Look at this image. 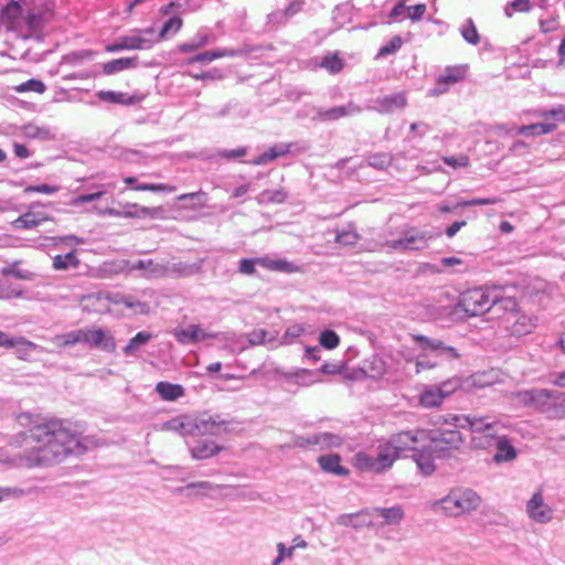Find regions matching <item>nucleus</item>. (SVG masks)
I'll list each match as a JSON object with an SVG mask.
<instances>
[{
  "label": "nucleus",
  "mask_w": 565,
  "mask_h": 565,
  "mask_svg": "<svg viewBox=\"0 0 565 565\" xmlns=\"http://www.w3.org/2000/svg\"><path fill=\"white\" fill-rule=\"evenodd\" d=\"M458 429L455 427V429L427 430L426 441L431 444V449L436 450L438 457H446L449 450L458 449L463 443V437Z\"/></svg>",
  "instance_id": "obj_12"
},
{
  "label": "nucleus",
  "mask_w": 565,
  "mask_h": 565,
  "mask_svg": "<svg viewBox=\"0 0 565 565\" xmlns=\"http://www.w3.org/2000/svg\"><path fill=\"white\" fill-rule=\"evenodd\" d=\"M500 323L504 330L515 337L525 335L534 328L533 319L520 311L511 313V316L501 317Z\"/></svg>",
  "instance_id": "obj_17"
},
{
  "label": "nucleus",
  "mask_w": 565,
  "mask_h": 565,
  "mask_svg": "<svg viewBox=\"0 0 565 565\" xmlns=\"http://www.w3.org/2000/svg\"><path fill=\"white\" fill-rule=\"evenodd\" d=\"M28 494V491L18 487H0V503L20 499Z\"/></svg>",
  "instance_id": "obj_55"
},
{
  "label": "nucleus",
  "mask_w": 565,
  "mask_h": 565,
  "mask_svg": "<svg viewBox=\"0 0 565 565\" xmlns=\"http://www.w3.org/2000/svg\"><path fill=\"white\" fill-rule=\"evenodd\" d=\"M398 459V454L388 441L380 443L375 455L366 451H359L354 455V466L363 472L381 473L390 469Z\"/></svg>",
  "instance_id": "obj_4"
},
{
  "label": "nucleus",
  "mask_w": 565,
  "mask_h": 565,
  "mask_svg": "<svg viewBox=\"0 0 565 565\" xmlns=\"http://www.w3.org/2000/svg\"><path fill=\"white\" fill-rule=\"evenodd\" d=\"M83 344L105 352L116 350V342L111 333L100 328H84Z\"/></svg>",
  "instance_id": "obj_15"
},
{
  "label": "nucleus",
  "mask_w": 565,
  "mask_h": 565,
  "mask_svg": "<svg viewBox=\"0 0 565 565\" xmlns=\"http://www.w3.org/2000/svg\"><path fill=\"white\" fill-rule=\"evenodd\" d=\"M358 239L359 235L352 228L342 230L341 232H338L335 237L337 243L343 246L354 245L358 242Z\"/></svg>",
  "instance_id": "obj_62"
},
{
  "label": "nucleus",
  "mask_w": 565,
  "mask_h": 565,
  "mask_svg": "<svg viewBox=\"0 0 565 565\" xmlns=\"http://www.w3.org/2000/svg\"><path fill=\"white\" fill-rule=\"evenodd\" d=\"M230 424L218 414L190 415V438L226 434L230 430Z\"/></svg>",
  "instance_id": "obj_9"
},
{
  "label": "nucleus",
  "mask_w": 565,
  "mask_h": 565,
  "mask_svg": "<svg viewBox=\"0 0 565 565\" xmlns=\"http://www.w3.org/2000/svg\"><path fill=\"white\" fill-rule=\"evenodd\" d=\"M465 75V66H448L446 67L445 73L440 76L446 83H448V85H451L461 81Z\"/></svg>",
  "instance_id": "obj_49"
},
{
  "label": "nucleus",
  "mask_w": 565,
  "mask_h": 565,
  "mask_svg": "<svg viewBox=\"0 0 565 565\" xmlns=\"http://www.w3.org/2000/svg\"><path fill=\"white\" fill-rule=\"evenodd\" d=\"M565 418V393L555 391L550 419Z\"/></svg>",
  "instance_id": "obj_48"
},
{
  "label": "nucleus",
  "mask_w": 565,
  "mask_h": 565,
  "mask_svg": "<svg viewBox=\"0 0 565 565\" xmlns=\"http://www.w3.org/2000/svg\"><path fill=\"white\" fill-rule=\"evenodd\" d=\"M407 104L406 95L403 92L380 96L370 100L366 109L374 110L380 114H390L398 109H403Z\"/></svg>",
  "instance_id": "obj_16"
},
{
  "label": "nucleus",
  "mask_w": 565,
  "mask_h": 565,
  "mask_svg": "<svg viewBox=\"0 0 565 565\" xmlns=\"http://www.w3.org/2000/svg\"><path fill=\"white\" fill-rule=\"evenodd\" d=\"M440 423L456 428L469 429L472 433L471 445L478 449H487L499 433L500 424L489 416L456 415L441 416Z\"/></svg>",
  "instance_id": "obj_2"
},
{
  "label": "nucleus",
  "mask_w": 565,
  "mask_h": 565,
  "mask_svg": "<svg viewBox=\"0 0 565 565\" xmlns=\"http://www.w3.org/2000/svg\"><path fill=\"white\" fill-rule=\"evenodd\" d=\"M495 301V290L484 288L468 289L459 297L455 313L463 312L467 317H476L491 310Z\"/></svg>",
  "instance_id": "obj_6"
},
{
  "label": "nucleus",
  "mask_w": 565,
  "mask_h": 565,
  "mask_svg": "<svg viewBox=\"0 0 565 565\" xmlns=\"http://www.w3.org/2000/svg\"><path fill=\"white\" fill-rule=\"evenodd\" d=\"M481 499L476 491L469 488H452L447 495L441 498L437 505L448 516H460L476 510Z\"/></svg>",
  "instance_id": "obj_5"
},
{
  "label": "nucleus",
  "mask_w": 565,
  "mask_h": 565,
  "mask_svg": "<svg viewBox=\"0 0 565 565\" xmlns=\"http://www.w3.org/2000/svg\"><path fill=\"white\" fill-rule=\"evenodd\" d=\"M287 199V193L282 189L276 190H264L257 196V202L259 204H269V203H282Z\"/></svg>",
  "instance_id": "obj_43"
},
{
  "label": "nucleus",
  "mask_w": 565,
  "mask_h": 565,
  "mask_svg": "<svg viewBox=\"0 0 565 565\" xmlns=\"http://www.w3.org/2000/svg\"><path fill=\"white\" fill-rule=\"evenodd\" d=\"M84 329H77L56 337V342L62 347L83 344Z\"/></svg>",
  "instance_id": "obj_45"
},
{
  "label": "nucleus",
  "mask_w": 565,
  "mask_h": 565,
  "mask_svg": "<svg viewBox=\"0 0 565 565\" xmlns=\"http://www.w3.org/2000/svg\"><path fill=\"white\" fill-rule=\"evenodd\" d=\"M295 444L299 447L316 445L321 448H335L342 445V438L332 433H318L310 437H298Z\"/></svg>",
  "instance_id": "obj_21"
},
{
  "label": "nucleus",
  "mask_w": 565,
  "mask_h": 565,
  "mask_svg": "<svg viewBox=\"0 0 565 565\" xmlns=\"http://www.w3.org/2000/svg\"><path fill=\"white\" fill-rule=\"evenodd\" d=\"M124 307L136 315H148L150 312V306L132 295H128Z\"/></svg>",
  "instance_id": "obj_52"
},
{
  "label": "nucleus",
  "mask_w": 565,
  "mask_h": 565,
  "mask_svg": "<svg viewBox=\"0 0 565 565\" xmlns=\"http://www.w3.org/2000/svg\"><path fill=\"white\" fill-rule=\"evenodd\" d=\"M554 394V390L547 388L522 390L515 393V399L523 406L532 407L545 414L546 417L550 418L553 407Z\"/></svg>",
  "instance_id": "obj_10"
},
{
  "label": "nucleus",
  "mask_w": 565,
  "mask_h": 565,
  "mask_svg": "<svg viewBox=\"0 0 565 565\" xmlns=\"http://www.w3.org/2000/svg\"><path fill=\"white\" fill-rule=\"evenodd\" d=\"M154 391L163 401L168 402H174L185 394L182 385L163 381L156 384Z\"/></svg>",
  "instance_id": "obj_30"
},
{
  "label": "nucleus",
  "mask_w": 565,
  "mask_h": 565,
  "mask_svg": "<svg viewBox=\"0 0 565 565\" xmlns=\"http://www.w3.org/2000/svg\"><path fill=\"white\" fill-rule=\"evenodd\" d=\"M124 307L136 315H148L150 312V306L132 295H128Z\"/></svg>",
  "instance_id": "obj_53"
},
{
  "label": "nucleus",
  "mask_w": 565,
  "mask_h": 565,
  "mask_svg": "<svg viewBox=\"0 0 565 565\" xmlns=\"http://www.w3.org/2000/svg\"><path fill=\"white\" fill-rule=\"evenodd\" d=\"M137 65V56L115 58L103 64V73L106 75H113L129 68H135Z\"/></svg>",
  "instance_id": "obj_34"
},
{
  "label": "nucleus",
  "mask_w": 565,
  "mask_h": 565,
  "mask_svg": "<svg viewBox=\"0 0 565 565\" xmlns=\"http://www.w3.org/2000/svg\"><path fill=\"white\" fill-rule=\"evenodd\" d=\"M340 343L339 335L332 330H324L319 335V344L327 350L335 349Z\"/></svg>",
  "instance_id": "obj_54"
},
{
  "label": "nucleus",
  "mask_w": 565,
  "mask_h": 565,
  "mask_svg": "<svg viewBox=\"0 0 565 565\" xmlns=\"http://www.w3.org/2000/svg\"><path fill=\"white\" fill-rule=\"evenodd\" d=\"M526 516L535 524L545 525L551 523L556 510L544 497V491L539 488L525 503Z\"/></svg>",
  "instance_id": "obj_11"
},
{
  "label": "nucleus",
  "mask_w": 565,
  "mask_h": 565,
  "mask_svg": "<svg viewBox=\"0 0 565 565\" xmlns=\"http://www.w3.org/2000/svg\"><path fill=\"white\" fill-rule=\"evenodd\" d=\"M491 310L498 315L497 317L499 320L501 317L511 316V313L519 311L516 299L512 296L500 297L495 292V301L493 302Z\"/></svg>",
  "instance_id": "obj_31"
},
{
  "label": "nucleus",
  "mask_w": 565,
  "mask_h": 565,
  "mask_svg": "<svg viewBox=\"0 0 565 565\" xmlns=\"http://www.w3.org/2000/svg\"><path fill=\"white\" fill-rule=\"evenodd\" d=\"M130 271L140 270L141 276L146 279H160L164 278L163 263L154 262L153 259H139L131 264L128 268Z\"/></svg>",
  "instance_id": "obj_24"
},
{
  "label": "nucleus",
  "mask_w": 565,
  "mask_h": 565,
  "mask_svg": "<svg viewBox=\"0 0 565 565\" xmlns=\"http://www.w3.org/2000/svg\"><path fill=\"white\" fill-rule=\"evenodd\" d=\"M172 333L175 340L183 345L196 343L213 337L198 324H190L186 328H175Z\"/></svg>",
  "instance_id": "obj_23"
},
{
  "label": "nucleus",
  "mask_w": 565,
  "mask_h": 565,
  "mask_svg": "<svg viewBox=\"0 0 565 565\" xmlns=\"http://www.w3.org/2000/svg\"><path fill=\"white\" fill-rule=\"evenodd\" d=\"M402 38L399 35H395L390 40V42L379 50L377 57L394 54L402 47Z\"/></svg>",
  "instance_id": "obj_61"
},
{
  "label": "nucleus",
  "mask_w": 565,
  "mask_h": 565,
  "mask_svg": "<svg viewBox=\"0 0 565 565\" xmlns=\"http://www.w3.org/2000/svg\"><path fill=\"white\" fill-rule=\"evenodd\" d=\"M312 65L328 71L330 74H338L343 68V61L337 52L328 53L322 57L312 58Z\"/></svg>",
  "instance_id": "obj_32"
},
{
  "label": "nucleus",
  "mask_w": 565,
  "mask_h": 565,
  "mask_svg": "<svg viewBox=\"0 0 565 565\" xmlns=\"http://www.w3.org/2000/svg\"><path fill=\"white\" fill-rule=\"evenodd\" d=\"M361 111V106L354 104L353 102H350L347 105L334 106L328 109L319 108L313 119L320 121H334L342 117L360 114Z\"/></svg>",
  "instance_id": "obj_19"
},
{
  "label": "nucleus",
  "mask_w": 565,
  "mask_h": 565,
  "mask_svg": "<svg viewBox=\"0 0 565 565\" xmlns=\"http://www.w3.org/2000/svg\"><path fill=\"white\" fill-rule=\"evenodd\" d=\"M46 220L47 217L44 216L42 213H35L30 211L20 215L17 220L13 221L12 224L18 230H30L36 227Z\"/></svg>",
  "instance_id": "obj_37"
},
{
  "label": "nucleus",
  "mask_w": 565,
  "mask_h": 565,
  "mask_svg": "<svg viewBox=\"0 0 565 565\" xmlns=\"http://www.w3.org/2000/svg\"><path fill=\"white\" fill-rule=\"evenodd\" d=\"M319 467L328 473H332L335 476H347L349 475V470L341 466V458L339 455H323L318 458Z\"/></svg>",
  "instance_id": "obj_29"
},
{
  "label": "nucleus",
  "mask_w": 565,
  "mask_h": 565,
  "mask_svg": "<svg viewBox=\"0 0 565 565\" xmlns=\"http://www.w3.org/2000/svg\"><path fill=\"white\" fill-rule=\"evenodd\" d=\"M20 344L23 349L29 350L32 342L23 338H10L6 332L0 331V347L9 348Z\"/></svg>",
  "instance_id": "obj_58"
},
{
  "label": "nucleus",
  "mask_w": 565,
  "mask_h": 565,
  "mask_svg": "<svg viewBox=\"0 0 565 565\" xmlns=\"http://www.w3.org/2000/svg\"><path fill=\"white\" fill-rule=\"evenodd\" d=\"M436 385L439 388V392L441 393L443 398L446 399L447 397H449L450 395H452L454 393H456L458 390L461 388L462 381L460 377L455 376V377L448 379V380L441 382L440 384H436Z\"/></svg>",
  "instance_id": "obj_46"
},
{
  "label": "nucleus",
  "mask_w": 565,
  "mask_h": 565,
  "mask_svg": "<svg viewBox=\"0 0 565 565\" xmlns=\"http://www.w3.org/2000/svg\"><path fill=\"white\" fill-rule=\"evenodd\" d=\"M373 513L383 519L381 525H398L404 519V510L401 505L391 508H375Z\"/></svg>",
  "instance_id": "obj_35"
},
{
  "label": "nucleus",
  "mask_w": 565,
  "mask_h": 565,
  "mask_svg": "<svg viewBox=\"0 0 565 565\" xmlns=\"http://www.w3.org/2000/svg\"><path fill=\"white\" fill-rule=\"evenodd\" d=\"M97 97L103 102L120 105H134L138 102L136 96L114 90H99Z\"/></svg>",
  "instance_id": "obj_36"
},
{
  "label": "nucleus",
  "mask_w": 565,
  "mask_h": 565,
  "mask_svg": "<svg viewBox=\"0 0 565 565\" xmlns=\"http://www.w3.org/2000/svg\"><path fill=\"white\" fill-rule=\"evenodd\" d=\"M495 447V452L492 460L495 463L511 462L516 459L518 451L507 436H500L499 433L492 441Z\"/></svg>",
  "instance_id": "obj_20"
},
{
  "label": "nucleus",
  "mask_w": 565,
  "mask_h": 565,
  "mask_svg": "<svg viewBox=\"0 0 565 565\" xmlns=\"http://www.w3.org/2000/svg\"><path fill=\"white\" fill-rule=\"evenodd\" d=\"M413 340L419 351L415 361L416 373L435 369L443 362H451L460 356L456 348L447 345L440 339L414 334Z\"/></svg>",
  "instance_id": "obj_3"
},
{
  "label": "nucleus",
  "mask_w": 565,
  "mask_h": 565,
  "mask_svg": "<svg viewBox=\"0 0 565 565\" xmlns=\"http://www.w3.org/2000/svg\"><path fill=\"white\" fill-rule=\"evenodd\" d=\"M153 338V334L148 331H140L129 340L127 345L122 348V352L127 356L135 355L139 349L148 343Z\"/></svg>",
  "instance_id": "obj_39"
},
{
  "label": "nucleus",
  "mask_w": 565,
  "mask_h": 565,
  "mask_svg": "<svg viewBox=\"0 0 565 565\" xmlns=\"http://www.w3.org/2000/svg\"><path fill=\"white\" fill-rule=\"evenodd\" d=\"M159 213L158 207H147L137 203H126L120 209L106 207L100 212L103 215L125 218H154Z\"/></svg>",
  "instance_id": "obj_14"
},
{
  "label": "nucleus",
  "mask_w": 565,
  "mask_h": 565,
  "mask_svg": "<svg viewBox=\"0 0 565 565\" xmlns=\"http://www.w3.org/2000/svg\"><path fill=\"white\" fill-rule=\"evenodd\" d=\"M134 190L173 193L177 191V186L166 183H139L134 186Z\"/></svg>",
  "instance_id": "obj_51"
},
{
  "label": "nucleus",
  "mask_w": 565,
  "mask_h": 565,
  "mask_svg": "<svg viewBox=\"0 0 565 565\" xmlns=\"http://www.w3.org/2000/svg\"><path fill=\"white\" fill-rule=\"evenodd\" d=\"M427 436L428 433L424 429L405 430L392 435L387 441L399 456L405 450L415 451L420 444L426 443Z\"/></svg>",
  "instance_id": "obj_13"
},
{
  "label": "nucleus",
  "mask_w": 565,
  "mask_h": 565,
  "mask_svg": "<svg viewBox=\"0 0 565 565\" xmlns=\"http://www.w3.org/2000/svg\"><path fill=\"white\" fill-rule=\"evenodd\" d=\"M459 31L467 43L477 45L480 42V35L472 19H467L460 26Z\"/></svg>",
  "instance_id": "obj_42"
},
{
  "label": "nucleus",
  "mask_w": 565,
  "mask_h": 565,
  "mask_svg": "<svg viewBox=\"0 0 565 565\" xmlns=\"http://www.w3.org/2000/svg\"><path fill=\"white\" fill-rule=\"evenodd\" d=\"M444 401L436 384L424 385L418 395V405L424 408L439 407Z\"/></svg>",
  "instance_id": "obj_27"
},
{
  "label": "nucleus",
  "mask_w": 565,
  "mask_h": 565,
  "mask_svg": "<svg viewBox=\"0 0 565 565\" xmlns=\"http://www.w3.org/2000/svg\"><path fill=\"white\" fill-rule=\"evenodd\" d=\"M157 43L153 28L134 30L127 35L119 36L114 43L107 44V53H117L125 50H149Z\"/></svg>",
  "instance_id": "obj_8"
},
{
  "label": "nucleus",
  "mask_w": 565,
  "mask_h": 565,
  "mask_svg": "<svg viewBox=\"0 0 565 565\" xmlns=\"http://www.w3.org/2000/svg\"><path fill=\"white\" fill-rule=\"evenodd\" d=\"M35 445L26 451L28 466H51L62 461L68 455H83L95 446L92 438L83 436L77 425L67 420L49 419L30 430Z\"/></svg>",
  "instance_id": "obj_1"
},
{
  "label": "nucleus",
  "mask_w": 565,
  "mask_h": 565,
  "mask_svg": "<svg viewBox=\"0 0 565 565\" xmlns=\"http://www.w3.org/2000/svg\"><path fill=\"white\" fill-rule=\"evenodd\" d=\"M160 429L190 438V415H182L167 420L160 425Z\"/></svg>",
  "instance_id": "obj_33"
},
{
  "label": "nucleus",
  "mask_w": 565,
  "mask_h": 565,
  "mask_svg": "<svg viewBox=\"0 0 565 565\" xmlns=\"http://www.w3.org/2000/svg\"><path fill=\"white\" fill-rule=\"evenodd\" d=\"M24 135L28 138L40 139V140H50L53 139V135L47 127H40L35 125H26L24 126Z\"/></svg>",
  "instance_id": "obj_47"
},
{
  "label": "nucleus",
  "mask_w": 565,
  "mask_h": 565,
  "mask_svg": "<svg viewBox=\"0 0 565 565\" xmlns=\"http://www.w3.org/2000/svg\"><path fill=\"white\" fill-rule=\"evenodd\" d=\"M182 26V20L178 17L170 18L162 26L158 35L156 34L157 42L164 39L167 34L172 31L177 33Z\"/></svg>",
  "instance_id": "obj_59"
},
{
  "label": "nucleus",
  "mask_w": 565,
  "mask_h": 565,
  "mask_svg": "<svg viewBox=\"0 0 565 565\" xmlns=\"http://www.w3.org/2000/svg\"><path fill=\"white\" fill-rule=\"evenodd\" d=\"M291 143H278L270 147L268 150L249 161L253 166H265L274 161L278 157L285 156L290 152Z\"/></svg>",
  "instance_id": "obj_28"
},
{
  "label": "nucleus",
  "mask_w": 565,
  "mask_h": 565,
  "mask_svg": "<svg viewBox=\"0 0 565 565\" xmlns=\"http://www.w3.org/2000/svg\"><path fill=\"white\" fill-rule=\"evenodd\" d=\"M539 116L544 119L553 118L557 121H565V105H557L551 109L542 110Z\"/></svg>",
  "instance_id": "obj_64"
},
{
  "label": "nucleus",
  "mask_w": 565,
  "mask_h": 565,
  "mask_svg": "<svg viewBox=\"0 0 565 565\" xmlns=\"http://www.w3.org/2000/svg\"><path fill=\"white\" fill-rule=\"evenodd\" d=\"M366 163L375 169L384 170L392 163V156L387 152L373 153L366 157Z\"/></svg>",
  "instance_id": "obj_44"
},
{
  "label": "nucleus",
  "mask_w": 565,
  "mask_h": 565,
  "mask_svg": "<svg viewBox=\"0 0 565 565\" xmlns=\"http://www.w3.org/2000/svg\"><path fill=\"white\" fill-rule=\"evenodd\" d=\"M433 237V234L427 231L404 226L398 231L397 237L386 238L382 245L396 252L420 250Z\"/></svg>",
  "instance_id": "obj_7"
},
{
  "label": "nucleus",
  "mask_w": 565,
  "mask_h": 565,
  "mask_svg": "<svg viewBox=\"0 0 565 565\" xmlns=\"http://www.w3.org/2000/svg\"><path fill=\"white\" fill-rule=\"evenodd\" d=\"M79 260L74 250L64 255H56L53 258V268L55 270H67L70 268H77Z\"/></svg>",
  "instance_id": "obj_41"
},
{
  "label": "nucleus",
  "mask_w": 565,
  "mask_h": 565,
  "mask_svg": "<svg viewBox=\"0 0 565 565\" xmlns=\"http://www.w3.org/2000/svg\"><path fill=\"white\" fill-rule=\"evenodd\" d=\"M299 270H300V267L298 265H296L295 263L289 262L285 258H275V260H274L273 271L291 274V273H298Z\"/></svg>",
  "instance_id": "obj_63"
},
{
  "label": "nucleus",
  "mask_w": 565,
  "mask_h": 565,
  "mask_svg": "<svg viewBox=\"0 0 565 565\" xmlns=\"http://www.w3.org/2000/svg\"><path fill=\"white\" fill-rule=\"evenodd\" d=\"M193 440H188V446L191 452V456L194 459L202 460L213 457L218 454L222 449L211 439H202V437L192 438Z\"/></svg>",
  "instance_id": "obj_22"
},
{
  "label": "nucleus",
  "mask_w": 565,
  "mask_h": 565,
  "mask_svg": "<svg viewBox=\"0 0 565 565\" xmlns=\"http://www.w3.org/2000/svg\"><path fill=\"white\" fill-rule=\"evenodd\" d=\"M45 89H46L45 84L42 81L35 79V78H31V79H29V81H26L24 83H21L15 88V90L19 92V93L35 92V93H39V94L44 93Z\"/></svg>",
  "instance_id": "obj_60"
},
{
  "label": "nucleus",
  "mask_w": 565,
  "mask_h": 565,
  "mask_svg": "<svg viewBox=\"0 0 565 565\" xmlns=\"http://www.w3.org/2000/svg\"><path fill=\"white\" fill-rule=\"evenodd\" d=\"M502 201L501 198L490 196V198H475L471 200H461L456 203V206H478V205H492L500 203Z\"/></svg>",
  "instance_id": "obj_56"
},
{
  "label": "nucleus",
  "mask_w": 565,
  "mask_h": 565,
  "mask_svg": "<svg viewBox=\"0 0 565 565\" xmlns=\"http://www.w3.org/2000/svg\"><path fill=\"white\" fill-rule=\"evenodd\" d=\"M1 14L2 20L10 26H17L22 17V8L19 2L12 0L2 9Z\"/></svg>",
  "instance_id": "obj_40"
},
{
  "label": "nucleus",
  "mask_w": 565,
  "mask_h": 565,
  "mask_svg": "<svg viewBox=\"0 0 565 565\" xmlns=\"http://www.w3.org/2000/svg\"><path fill=\"white\" fill-rule=\"evenodd\" d=\"M531 9L530 0H511L504 7V14L511 18L515 12H530Z\"/></svg>",
  "instance_id": "obj_50"
},
{
  "label": "nucleus",
  "mask_w": 565,
  "mask_h": 565,
  "mask_svg": "<svg viewBox=\"0 0 565 565\" xmlns=\"http://www.w3.org/2000/svg\"><path fill=\"white\" fill-rule=\"evenodd\" d=\"M422 448L418 447L413 454L414 461L418 470L425 475L430 476L436 470L435 459L439 458L436 454V450L431 449V444L428 441L420 444Z\"/></svg>",
  "instance_id": "obj_18"
},
{
  "label": "nucleus",
  "mask_w": 565,
  "mask_h": 565,
  "mask_svg": "<svg viewBox=\"0 0 565 565\" xmlns=\"http://www.w3.org/2000/svg\"><path fill=\"white\" fill-rule=\"evenodd\" d=\"M163 269H164V278L166 277H172V278H181V277H189L192 275H195L201 269L200 263L194 264H188L183 262H177V263H163Z\"/></svg>",
  "instance_id": "obj_25"
},
{
  "label": "nucleus",
  "mask_w": 565,
  "mask_h": 565,
  "mask_svg": "<svg viewBox=\"0 0 565 565\" xmlns=\"http://www.w3.org/2000/svg\"><path fill=\"white\" fill-rule=\"evenodd\" d=\"M556 125L548 122H536L531 125L520 126L516 134L524 137L541 136L552 132Z\"/></svg>",
  "instance_id": "obj_38"
},
{
  "label": "nucleus",
  "mask_w": 565,
  "mask_h": 565,
  "mask_svg": "<svg viewBox=\"0 0 565 565\" xmlns=\"http://www.w3.org/2000/svg\"><path fill=\"white\" fill-rule=\"evenodd\" d=\"M316 373L306 369L298 370L297 372L290 374V377L294 379L295 383L308 386L311 383L317 382L318 380L316 377Z\"/></svg>",
  "instance_id": "obj_57"
},
{
  "label": "nucleus",
  "mask_w": 565,
  "mask_h": 565,
  "mask_svg": "<svg viewBox=\"0 0 565 565\" xmlns=\"http://www.w3.org/2000/svg\"><path fill=\"white\" fill-rule=\"evenodd\" d=\"M242 50H234V49H215L212 51H206L203 53H199L188 60V64L193 63H203L207 64L211 63L214 60L222 58V57H235L238 55H242Z\"/></svg>",
  "instance_id": "obj_26"
}]
</instances>
